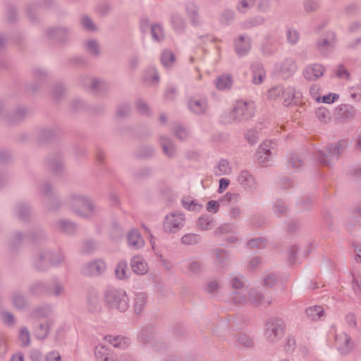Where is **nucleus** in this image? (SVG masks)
<instances>
[{
  "instance_id": "nucleus-1",
  "label": "nucleus",
  "mask_w": 361,
  "mask_h": 361,
  "mask_svg": "<svg viewBox=\"0 0 361 361\" xmlns=\"http://www.w3.org/2000/svg\"><path fill=\"white\" fill-rule=\"evenodd\" d=\"M67 204L69 208L78 216L90 217L96 211L92 200L87 196L80 193H72L68 198Z\"/></svg>"
},
{
  "instance_id": "nucleus-2",
  "label": "nucleus",
  "mask_w": 361,
  "mask_h": 361,
  "mask_svg": "<svg viewBox=\"0 0 361 361\" xmlns=\"http://www.w3.org/2000/svg\"><path fill=\"white\" fill-rule=\"evenodd\" d=\"M347 147L346 140H340L334 145H327L325 150L318 151L316 159L320 164L329 166L334 159L336 160L338 159Z\"/></svg>"
},
{
  "instance_id": "nucleus-3",
  "label": "nucleus",
  "mask_w": 361,
  "mask_h": 361,
  "mask_svg": "<svg viewBox=\"0 0 361 361\" xmlns=\"http://www.w3.org/2000/svg\"><path fill=\"white\" fill-rule=\"evenodd\" d=\"M104 302L110 308L125 312L128 307L129 299L125 290L111 288L105 292Z\"/></svg>"
},
{
  "instance_id": "nucleus-4",
  "label": "nucleus",
  "mask_w": 361,
  "mask_h": 361,
  "mask_svg": "<svg viewBox=\"0 0 361 361\" xmlns=\"http://www.w3.org/2000/svg\"><path fill=\"white\" fill-rule=\"evenodd\" d=\"M286 324L284 322L277 317L268 319L264 326V335L271 343L276 342L284 334Z\"/></svg>"
},
{
  "instance_id": "nucleus-5",
  "label": "nucleus",
  "mask_w": 361,
  "mask_h": 361,
  "mask_svg": "<svg viewBox=\"0 0 361 361\" xmlns=\"http://www.w3.org/2000/svg\"><path fill=\"white\" fill-rule=\"evenodd\" d=\"M337 39L335 32L328 30L324 37H319L315 44L316 49L324 56L331 54L335 49Z\"/></svg>"
},
{
  "instance_id": "nucleus-6",
  "label": "nucleus",
  "mask_w": 361,
  "mask_h": 361,
  "mask_svg": "<svg viewBox=\"0 0 361 361\" xmlns=\"http://www.w3.org/2000/svg\"><path fill=\"white\" fill-rule=\"evenodd\" d=\"M255 114V105L252 102L238 101L232 112V118L235 121H247Z\"/></svg>"
},
{
  "instance_id": "nucleus-7",
  "label": "nucleus",
  "mask_w": 361,
  "mask_h": 361,
  "mask_svg": "<svg viewBox=\"0 0 361 361\" xmlns=\"http://www.w3.org/2000/svg\"><path fill=\"white\" fill-rule=\"evenodd\" d=\"M185 221L183 214L171 212L165 216L163 228L167 233H176L183 227Z\"/></svg>"
},
{
  "instance_id": "nucleus-8",
  "label": "nucleus",
  "mask_w": 361,
  "mask_h": 361,
  "mask_svg": "<svg viewBox=\"0 0 361 361\" xmlns=\"http://www.w3.org/2000/svg\"><path fill=\"white\" fill-rule=\"evenodd\" d=\"M45 258H50V263L53 265L59 264L63 260V257L61 254L53 255L47 252H43L35 258L34 265L36 269L44 270L47 268L49 262Z\"/></svg>"
},
{
  "instance_id": "nucleus-9",
  "label": "nucleus",
  "mask_w": 361,
  "mask_h": 361,
  "mask_svg": "<svg viewBox=\"0 0 361 361\" xmlns=\"http://www.w3.org/2000/svg\"><path fill=\"white\" fill-rule=\"evenodd\" d=\"M335 339L337 350L341 355H346L353 350L354 343L350 336L345 332L337 333Z\"/></svg>"
},
{
  "instance_id": "nucleus-10",
  "label": "nucleus",
  "mask_w": 361,
  "mask_h": 361,
  "mask_svg": "<svg viewBox=\"0 0 361 361\" xmlns=\"http://www.w3.org/2000/svg\"><path fill=\"white\" fill-rule=\"evenodd\" d=\"M325 71V68L320 63L308 65L303 70V75L309 81H315L320 78Z\"/></svg>"
},
{
  "instance_id": "nucleus-11",
  "label": "nucleus",
  "mask_w": 361,
  "mask_h": 361,
  "mask_svg": "<svg viewBox=\"0 0 361 361\" xmlns=\"http://www.w3.org/2000/svg\"><path fill=\"white\" fill-rule=\"evenodd\" d=\"M106 263L102 259H97L89 262L82 269V273L87 276H97L106 270Z\"/></svg>"
},
{
  "instance_id": "nucleus-12",
  "label": "nucleus",
  "mask_w": 361,
  "mask_h": 361,
  "mask_svg": "<svg viewBox=\"0 0 361 361\" xmlns=\"http://www.w3.org/2000/svg\"><path fill=\"white\" fill-rule=\"evenodd\" d=\"M188 107L196 114H205L208 109V101L204 97H192L188 100Z\"/></svg>"
},
{
  "instance_id": "nucleus-13",
  "label": "nucleus",
  "mask_w": 361,
  "mask_h": 361,
  "mask_svg": "<svg viewBox=\"0 0 361 361\" xmlns=\"http://www.w3.org/2000/svg\"><path fill=\"white\" fill-rule=\"evenodd\" d=\"M251 78L254 85H259L263 82L266 78V71L262 63L255 62L251 65Z\"/></svg>"
},
{
  "instance_id": "nucleus-14",
  "label": "nucleus",
  "mask_w": 361,
  "mask_h": 361,
  "mask_svg": "<svg viewBox=\"0 0 361 361\" xmlns=\"http://www.w3.org/2000/svg\"><path fill=\"white\" fill-rule=\"evenodd\" d=\"M272 145L273 142L268 140L261 144L257 152V159L259 162L265 164L270 160L272 155Z\"/></svg>"
},
{
  "instance_id": "nucleus-15",
  "label": "nucleus",
  "mask_w": 361,
  "mask_h": 361,
  "mask_svg": "<svg viewBox=\"0 0 361 361\" xmlns=\"http://www.w3.org/2000/svg\"><path fill=\"white\" fill-rule=\"evenodd\" d=\"M130 266L133 272L139 275H143L148 271L147 262L140 256H135L132 258Z\"/></svg>"
},
{
  "instance_id": "nucleus-16",
  "label": "nucleus",
  "mask_w": 361,
  "mask_h": 361,
  "mask_svg": "<svg viewBox=\"0 0 361 361\" xmlns=\"http://www.w3.org/2000/svg\"><path fill=\"white\" fill-rule=\"evenodd\" d=\"M128 245L133 249H140L145 245L144 240L141 237L139 231L132 229L128 234Z\"/></svg>"
},
{
  "instance_id": "nucleus-17",
  "label": "nucleus",
  "mask_w": 361,
  "mask_h": 361,
  "mask_svg": "<svg viewBox=\"0 0 361 361\" xmlns=\"http://www.w3.org/2000/svg\"><path fill=\"white\" fill-rule=\"evenodd\" d=\"M235 51L239 56L247 54L251 48L250 39L245 36H240L235 42Z\"/></svg>"
},
{
  "instance_id": "nucleus-18",
  "label": "nucleus",
  "mask_w": 361,
  "mask_h": 361,
  "mask_svg": "<svg viewBox=\"0 0 361 361\" xmlns=\"http://www.w3.org/2000/svg\"><path fill=\"white\" fill-rule=\"evenodd\" d=\"M94 353L96 357L99 360V361H115L111 350L105 344H99L95 348Z\"/></svg>"
},
{
  "instance_id": "nucleus-19",
  "label": "nucleus",
  "mask_w": 361,
  "mask_h": 361,
  "mask_svg": "<svg viewBox=\"0 0 361 361\" xmlns=\"http://www.w3.org/2000/svg\"><path fill=\"white\" fill-rule=\"evenodd\" d=\"M238 181L245 188H255L256 183L255 178L247 171H243L240 173Z\"/></svg>"
},
{
  "instance_id": "nucleus-20",
  "label": "nucleus",
  "mask_w": 361,
  "mask_h": 361,
  "mask_svg": "<svg viewBox=\"0 0 361 361\" xmlns=\"http://www.w3.org/2000/svg\"><path fill=\"white\" fill-rule=\"evenodd\" d=\"M160 145L164 153L169 157H173L176 155V147L172 141L166 137H161Z\"/></svg>"
},
{
  "instance_id": "nucleus-21",
  "label": "nucleus",
  "mask_w": 361,
  "mask_h": 361,
  "mask_svg": "<svg viewBox=\"0 0 361 361\" xmlns=\"http://www.w3.org/2000/svg\"><path fill=\"white\" fill-rule=\"evenodd\" d=\"M50 326L51 322L48 320L39 323L35 329L36 338L40 340L45 339L49 334Z\"/></svg>"
},
{
  "instance_id": "nucleus-22",
  "label": "nucleus",
  "mask_w": 361,
  "mask_h": 361,
  "mask_svg": "<svg viewBox=\"0 0 361 361\" xmlns=\"http://www.w3.org/2000/svg\"><path fill=\"white\" fill-rule=\"evenodd\" d=\"M147 302V297L144 293H136L133 299V308L137 314H140L144 310Z\"/></svg>"
},
{
  "instance_id": "nucleus-23",
  "label": "nucleus",
  "mask_w": 361,
  "mask_h": 361,
  "mask_svg": "<svg viewBox=\"0 0 361 361\" xmlns=\"http://www.w3.org/2000/svg\"><path fill=\"white\" fill-rule=\"evenodd\" d=\"M269 304V301H265L264 295L255 289H250L248 291V304L259 305L263 303Z\"/></svg>"
},
{
  "instance_id": "nucleus-24",
  "label": "nucleus",
  "mask_w": 361,
  "mask_h": 361,
  "mask_svg": "<svg viewBox=\"0 0 361 361\" xmlns=\"http://www.w3.org/2000/svg\"><path fill=\"white\" fill-rule=\"evenodd\" d=\"M51 188L48 183H45L42 188V192L46 197V202L51 209H55L59 206V200L56 197H52Z\"/></svg>"
},
{
  "instance_id": "nucleus-25",
  "label": "nucleus",
  "mask_w": 361,
  "mask_h": 361,
  "mask_svg": "<svg viewBox=\"0 0 361 361\" xmlns=\"http://www.w3.org/2000/svg\"><path fill=\"white\" fill-rule=\"evenodd\" d=\"M306 314L312 320H319L324 314V310L322 306L314 305L306 309Z\"/></svg>"
},
{
  "instance_id": "nucleus-26",
  "label": "nucleus",
  "mask_w": 361,
  "mask_h": 361,
  "mask_svg": "<svg viewBox=\"0 0 361 361\" xmlns=\"http://www.w3.org/2000/svg\"><path fill=\"white\" fill-rule=\"evenodd\" d=\"M11 301L13 305L20 310H24L27 305L25 298L20 293H14L11 296Z\"/></svg>"
},
{
  "instance_id": "nucleus-27",
  "label": "nucleus",
  "mask_w": 361,
  "mask_h": 361,
  "mask_svg": "<svg viewBox=\"0 0 361 361\" xmlns=\"http://www.w3.org/2000/svg\"><path fill=\"white\" fill-rule=\"evenodd\" d=\"M338 114L343 118L351 119L355 115V109L353 106L349 105H341L338 109Z\"/></svg>"
},
{
  "instance_id": "nucleus-28",
  "label": "nucleus",
  "mask_w": 361,
  "mask_h": 361,
  "mask_svg": "<svg viewBox=\"0 0 361 361\" xmlns=\"http://www.w3.org/2000/svg\"><path fill=\"white\" fill-rule=\"evenodd\" d=\"M214 219L208 215H203L197 220V226L201 230H209L213 226Z\"/></svg>"
},
{
  "instance_id": "nucleus-29",
  "label": "nucleus",
  "mask_w": 361,
  "mask_h": 361,
  "mask_svg": "<svg viewBox=\"0 0 361 361\" xmlns=\"http://www.w3.org/2000/svg\"><path fill=\"white\" fill-rule=\"evenodd\" d=\"M232 79L228 75L219 76L215 82L216 88L220 90H224L226 89L230 88L232 85Z\"/></svg>"
},
{
  "instance_id": "nucleus-30",
  "label": "nucleus",
  "mask_w": 361,
  "mask_h": 361,
  "mask_svg": "<svg viewBox=\"0 0 361 361\" xmlns=\"http://www.w3.org/2000/svg\"><path fill=\"white\" fill-rule=\"evenodd\" d=\"M286 95V90L281 86H276L269 90L267 97L269 100H276Z\"/></svg>"
},
{
  "instance_id": "nucleus-31",
  "label": "nucleus",
  "mask_w": 361,
  "mask_h": 361,
  "mask_svg": "<svg viewBox=\"0 0 361 361\" xmlns=\"http://www.w3.org/2000/svg\"><path fill=\"white\" fill-rule=\"evenodd\" d=\"M294 252H295V264H301L302 261L300 260V259L307 257V256L310 253V248L308 247H306L302 249L298 245L295 244Z\"/></svg>"
},
{
  "instance_id": "nucleus-32",
  "label": "nucleus",
  "mask_w": 361,
  "mask_h": 361,
  "mask_svg": "<svg viewBox=\"0 0 361 361\" xmlns=\"http://www.w3.org/2000/svg\"><path fill=\"white\" fill-rule=\"evenodd\" d=\"M47 34L49 37L59 41H63L67 34V31L64 28H53L48 30Z\"/></svg>"
},
{
  "instance_id": "nucleus-33",
  "label": "nucleus",
  "mask_w": 361,
  "mask_h": 361,
  "mask_svg": "<svg viewBox=\"0 0 361 361\" xmlns=\"http://www.w3.org/2000/svg\"><path fill=\"white\" fill-rule=\"evenodd\" d=\"M128 264L125 261H121L116 265L115 269L116 276L118 279H124L127 277Z\"/></svg>"
},
{
  "instance_id": "nucleus-34",
  "label": "nucleus",
  "mask_w": 361,
  "mask_h": 361,
  "mask_svg": "<svg viewBox=\"0 0 361 361\" xmlns=\"http://www.w3.org/2000/svg\"><path fill=\"white\" fill-rule=\"evenodd\" d=\"M57 227L60 231L69 234L75 231V224L66 220H60L57 224Z\"/></svg>"
},
{
  "instance_id": "nucleus-35",
  "label": "nucleus",
  "mask_w": 361,
  "mask_h": 361,
  "mask_svg": "<svg viewBox=\"0 0 361 361\" xmlns=\"http://www.w3.org/2000/svg\"><path fill=\"white\" fill-rule=\"evenodd\" d=\"M151 32L154 40L160 42L164 38V32L163 27L159 24L151 25Z\"/></svg>"
},
{
  "instance_id": "nucleus-36",
  "label": "nucleus",
  "mask_w": 361,
  "mask_h": 361,
  "mask_svg": "<svg viewBox=\"0 0 361 361\" xmlns=\"http://www.w3.org/2000/svg\"><path fill=\"white\" fill-rule=\"evenodd\" d=\"M216 175L223 176L226 175L231 173V167L227 160L221 159L216 168Z\"/></svg>"
},
{
  "instance_id": "nucleus-37",
  "label": "nucleus",
  "mask_w": 361,
  "mask_h": 361,
  "mask_svg": "<svg viewBox=\"0 0 361 361\" xmlns=\"http://www.w3.org/2000/svg\"><path fill=\"white\" fill-rule=\"evenodd\" d=\"M186 268L188 273L192 275H198L202 271V265L200 262L197 261L189 262L187 264Z\"/></svg>"
},
{
  "instance_id": "nucleus-38",
  "label": "nucleus",
  "mask_w": 361,
  "mask_h": 361,
  "mask_svg": "<svg viewBox=\"0 0 361 361\" xmlns=\"http://www.w3.org/2000/svg\"><path fill=\"white\" fill-rule=\"evenodd\" d=\"M231 298L236 304L243 305L248 304V293L245 295L240 291H235L232 293Z\"/></svg>"
},
{
  "instance_id": "nucleus-39",
  "label": "nucleus",
  "mask_w": 361,
  "mask_h": 361,
  "mask_svg": "<svg viewBox=\"0 0 361 361\" xmlns=\"http://www.w3.org/2000/svg\"><path fill=\"white\" fill-rule=\"evenodd\" d=\"M49 313L50 310L48 307H37L32 312V317L37 320L47 318Z\"/></svg>"
},
{
  "instance_id": "nucleus-40",
  "label": "nucleus",
  "mask_w": 361,
  "mask_h": 361,
  "mask_svg": "<svg viewBox=\"0 0 361 361\" xmlns=\"http://www.w3.org/2000/svg\"><path fill=\"white\" fill-rule=\"evenodd\" d=\"M144 78L145 81L154 84L159 81V77L156 69L150 68L146 71Z\"/></svg>"
},
{
  "instance_id": "nucleus-41",
  "label": "nucleus",
  "mask_w": 361,
  "mask_h": 361,
  "mask_svg": "<svg viewBox=\"0 0 361 361\" xmlns=\"http://www.w3.org/2000/svg\"><path fill=\"white\" fill-rule=\"evenodd\" d=\"M161 61L164 66H169L175 61V55L170 51L165 50L163 51Z\"/></svg>"
},
{
  "instance_id": "nucleus-42",
  "label": "nucleus",
  "mask_w": 361,
  "mask_h": 361,
  "mask_svg": "<svg viewBox=\"0 0 361 361\" xmlns=\"http://www.w3.org/2000/svg\"><path fill=\"white\" fill-rule=\"evenodd\" d=\"M30 290L34 295H44L49 293V288L41 283H35L30 287Z\"/></svg>"
},
{
  "instance_id": "nucleus-43",
  "label": "nucleus",
  "mask_w": 361,
  "mask_h": 361,
  "mask_svg": "<svg viewBox=\"0 0 361 361\" xmlns=\"http://www.w3.org/2000/svg\"><path fill=\"white\" fill-rule=\"evenodd\" d=\"M200 241V236L195 233H188L181 238V242L185 245H195Z\"/></svg>"
},
{
  "instance_id": "nucleus-44",
  "label": "nucleus",
  "mask_w": 361,
  "mask_h": 361,
  "mask_svg": "<svg viewBox=\"0 0 361 361\" xmlns=\"http://www.w3.org/2000/svg\"><path fill=\"white\" fill-rule=\"evenodd\" d=\"M19 339L23 346H28L30 343V334L26 327H23L20 330Z\"/></svg>"
},
{
  "instance_id": "nucleus-45",
  "label": "nucleus",
  "mask_w": 361,
  "mask_h": 361,
  "mask_svg": "<svg viewBox=\"0 0 361 361\" xmlns=\"http://www.w3.org/2000/svg\"><path fill=\"white\" fill-rule=\"evenodd\" d=\"M87 51L93 55L98 56L99 54V47L97 41L91 39L85 42Z\"/></svg>"
},
{
  "instance_id": "nucleus-46",
  "label": "nucleus",
  "mask_w": 361,
  "mask_h": 361,
  "mask_svg": "<svg viewBox=\"0 0 361 361\" xmlns=\"http://www.w3.org/2000/svg\"><path fill=\"white\" fill-rule=\"evenodd\" d=\"M255 4V0H241L237 6V9L240 13H245L252 8Z\"/></svg>"
},
{
  "instance_id": "nucleus-47",
  "label": "nucleus",
  "mask_w": 361,
  "mask_h": 361,
  "mask_svg": "<svg viewBox=\"0 0 361 361\" xmlns=\"http://www.w3.org/2000/svg\"><path fill=\"white\" fill-rule=\"evenodd\" d=\"M317 117L322 122L326 123L330 119V113L324 107L319 108L315 112Z\"/></svg>"
},
{
  "instance_id": "nucleus-48",
  "label": "nucleus",
  "mask_w": 361,
  "mask_h": 361,
  "mask_svg": "<svg viewBox=\"0 0 361 361\" xmlns=\"http://www.w3.org/2000/svg\"><path fill=\"white\" fill-rule=\"evenodd\" d=\"M81 24L85 29L89 31H96L97 30V26L93 23L90 18L87 16L82 18Z\"/></svg>"
},
{
  "instance_id": "nucleus-49",
  "label": "nucleus",
  "mask_w": 361,
  "mask_h": 361,
  "mask_svg": "<svg viewBox=\"0 0 361 361\" xmlns=\"http://www.w3.org/2000/svg\"><path fill=\"white\" fill-rule=\"evenodd\" d=\"M314 202V199L310 197H303L298 202V205L300 207V210L309 209Z\"/></svg>"
},
{
  "instance_id": "nucleus-50",
  "label": "nucleus",
  "mask_w": 361,
  "mask_h": 361,
  "mask_svg": "<svg viewBox=\"0 0 361 361\" xmlns=\"http://www.w3.org/2000/svg\"><path fill=\"white\" fill-rule=\"evenodd\" d=\"M238 344L243 347H251L253 345L252 339L247 335H240L237 338Z\"/></svg>"
},
{
  "instance_id": "nucleus-51",
  "label": "nucleus",
  "mask_w": 361,
  "mask_h": 361,
  "mask_svg": "<svg viewBox=\"0 0 361 361\" xmlns=\"http://www.w3.org/2000/svg\"><path fill=\"white\" fill-rule=\"evenodd\" d=\"M173 132L176 136L180 140H184L188 136L187 130L179 124L175 126Z\"/></svg>"
},
{
  "instance_id": "nucleus-52",
  "label": "nucleus",
  "mask_w": 361,
  "mask_h": 361,
  "mask_svg": "<svg viewBox=\"0 0 361 361\" xmlns=\"http://www.w3.org/2000/svg\"><path fill=\"white\" fill-rule=\"evenodd\" d=\"M319 7V3L316 0H305L304 1V8L307 12L316 11Z\"/></svg>"
},
{
  "instance_id": "nucleus-53",
  "label": "nucleus",
  "mask_w": 361,
  "mask_h": 361,
  "mask_svg": "<svg viewBox=\"0 0 361 361\" xmlns=\"http://www.w3.org/2000/svg\"><path fill=\"white\" fill-rule=\"evenodd\" d=\"M1 317L4 323L8 326H13L15 324V318L13 314L8 311H4L1 313Z\"/></svg>"
},
{
  "instance_id": "nucleus-54",
  "label": "nucleus",
  "mask_w": 361,
  "mask_h": 361,
  "mask_svg": "<svg viewBox=\"0 0 361 361\" xmlns=\"http://www.w3.org/2000/svg\"><path fill=\"white\" fill-rule=\"evenodd\" d=\"M216 261L221 265H224L228 260V255L225 250H216L214 251Z\"/></svg>"
},
{
  "instance_id": "nucleus-55",
  "label": "nucleus",
  "mask_w": 361,
  "mask_h": 361,
  "mask_svg": "<svg viewBox=\"0 0 361 361\" xmlns=\"http://www.w3.org/2000/svg\"><path fill=\"white\" fill-rule=\"evenodd\" d=\"M265 239L262 238H255L247 243L250 248H263L265 246Z\"/></svg>"
},
{
  "instance_id": "nucleus-56",
  "label": "nucleus",
  "mask_w": 361,
  "mask_h": 361,
  "mask_svg": "<svg viewBox=\"0 0 361 361\" xmlns=\"http://www.w3.org/2000/svg\"><path fill=\"white\" fill-rule=\"evenodd\" d=\"M187 11L190 18L195 24L197 22V9L196 6L192 4H189L187 7Z\"/></svg>"
},
{
  "instance_id": "nucleus-57",
  "label": "nucleus",
  "mask_w": 361,
  "mask_h": 361,
  "mask_svg": "<svg viewBox=\"0 0 361 361\" xmlns=\"http://www.w3.org/2000/svg\"><path fill=\"white\" fill-rule=\"evenodd\" d=\"M231 284L235 289L242 288L244 286L243 277L236 275L232 276L231 279Z\"/></svg>"
},
{
  "instance_id": "nucleus-58",
  "label": "nucleus",
  "mask_w": 361,
  "mask_h": 361,
  "mask_svg": "<svg viewBox=\"0 0 361 361\" xmlns=\"http://www.w3.org/2000/svg\"><path fill=\"white\" fill-rule=\"evenodd\" d=\"M123 338L120 336L112 337L111 336L104 337V341L106 343H108L113 345L114 347H119L121 345V341Z\"/></svg>"
},
{
  "instance_id": "nucleus-59",
  "label": "nucleus",
  "mask_w": 361,
  "mask_h": 361,
  "mask_svg": "<svg viewBox=\"0 0 361 361\" xmlns=\"http://www.w3.org/2000/svg\"><path fill=\"white\" fill-rule=\"evenodd\" d=\"M336 75L339 78H342V79H348L349 77H350V73L348 71V70L343 66V65H339L337 68V70L336 71Z\"/></svg>"
},
{
  "instance_id": "nucleus-60",
  "label": "nucleus",
  "mask_w": 361,
  "mask_h": 361,
  "mask_svg": "<svg viewBox=\"0 0 361 361\" xmlns=\"http://www.w3.org/2000/svg\"><path fill=\"white\" fill-rule=\"evenodd\" d=\"M233 230V226L231 224H225L219 226L214 232L216 235L230 233Z\"/></svg>"
},
{
  "instance_id": "nucleus-61",
  "label": "nucleus",
  "mask_w": 361,
  "mask_h": 361,
  "mask_svg": "<svg viewBox=\"0 0 361 361\" xmlns=\"http://www.w3.org/2000/svg\"><path fill=\"white\" fill-rule=\"evenodd\" d=\"M264 284L269 287H272L276 282V276L274 274H269L264 278Z\"/></svg>"
},
{
  "instance_id": "nucleus-62",
  "label": "nucleus",
  "mask_w": 361,
  "mask_h": 361,
  "mask_svg": "<svg viewBox=\"0 0 361 361\" xmlns=\"http://www.w3.org/2000/svg\"><path fill=\"white\" fill-rule=\"evenodd\" d=\"M49 293L48 294L59 296L62 294L63 288L61 285L58 283L54 284L52 288H49Z\"/></svg>"
},
{
  "instance_id": "nucleus-63",
  "label": "nucleus",
  "mask_w": 361,
  "mask_h": 361,
  "mask_svg": "<svg viewBox=\"0 0 361 361\" xmlns=\"http://www.w3.org/2000/svg\"><path fill=\"white\" fill-rule=\"evenodd\" d=\"M111 9V7L109 4H108V3H103V4H101L98 6L97 12L101 16H105V15L108 14L110 12Z\"/></svg>"
},
{
  "instance_id": "nucleus-64",
  "label": "nucleus",
  "mask_w": 361,
  "mask_h": 361,
  "mask_svg": "<svg viewBox=\"0 0 361 361\" xmlns=\"http://www.w3.org/2000/svg\"><path fill=\"white\" fill-rule=\"evenodd\" d=\"M46 361H62L58 351H51L46 356Z\"/></svg>"
}]
</instances>
